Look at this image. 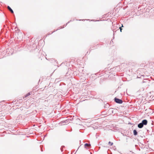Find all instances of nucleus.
Returning a JSON list of instances; mask_svg holds the SVG:
<instances>
[{
    "label": "nucleus",
    "instance_id": "obj_11",
    "mask_svg": "<svg viewBox=\"0 0 154 154\" xmlns=\"http://www.w3.org/2000/svg\"><path fill=\"white\" fill-rule=\"evenodd\" d=\"M31 95V93L30 92H29L27 94H26L25 96H24V97H23V98H25L27 97L28 96H30Z\"/></svg>",
    "mask_w": 154,
    "mask_h": 154
},
{
    "label": "nucleus",
    "instance_id": "obj_19",
    "mask_svg": "<svg viewBox=\"0 0 154 154\" xmlns=\"http://www.w3.org/2000/svg\"><path fill=\"white\" fill-rule=\"evenodd\" d=\"M79 20V21H81V20Z\"/></svg>",
    "mask_w": 154,
    "mask_h": 154
},
{
    "label": "nucleus",
    "instance_id": "obj_22",
    "mask_svg": "<svg viewBox=\"0 0 154 154\" xmlns=\"http://www.w3.org/2000/svg\"><path fill=\"white\" fill-rule=\"evenodd\" d=\"M113 110H112V113H113Z\"/></svg>",
    "mask_w": 154,
    "mask_h": 154
},
{
    "label": "nucleus",
    "instance_id": "obj_6",
    "mask_svg": "<svg viewBox=\"0 0 154 154\" xmlns=\"http://www.w3.org/2000/svg\"><path fill=\"white\" fill-rule=\"evenodd\" d=\"M141 122L143 123V125H147L148 122L147 120L143 119L142 121Z\"/></svg>",
    "mask_w": 154,
    "mask_h": 154
},
{
    "label": "nucleus",
    "instance_id": "obj_7",
    "mask_svg": "<svg viewBox=\"0 0 154 154\" xmlns=\"http://www.w3.org/2000/svg\"><path fill=\"white\" fill-rule=\"evenodd\" d=\"M143 123L141 122L137 126L139 128H141L143 127Z\"/></svg>",
    "mask_w": 154,
    "mask_h": 154
},
{
    "label": "nucleus",
    "instance_id": "obj_9",
    "mask_svg": "<svg viewBox=\"0 0 154 154\" xmlns=\"http://www.w3.org/2000/svg\"><path fill=\"white\" fill-rule=\"evenodd\" d=\"M7 8L8 10L12 13H14V11L12 9L10 8V7L9 6H8Z\"/></svg>",
    "mask_w": 154,
    "mask_h": 154
},
{
    "label": "nucleus",
    "instance_id": "obj_17",
    "mask_svg": "<svg viewBox=\"0 0 154 154\" xmlns=\"http://www.w3.org/2000/svg\"><path fill=\"white\" fill-rule=\"evenodd\" d=\"M123 135L124 136H128V134H123Z\"/></svg>",
    "mask_w": 154,
    "mask_h": 154
},
{
    "label": "nucleus",
    "instance_id": "obj_21",
    "mask_svg": "<svg viewBox=\"0 0 154 154\" xmlns=\"http://www.w3.org/2000/svg\"><path fill=\"white\" fill-rule=\"evenodd\" d=\"M90 153L91 154H92V153H91V152H90Z\"/></svg>",
    "mask_w": 154,
    "mask_h": 154
},
{
    "label": "nucleus",
    "instance_id": "obj_12",
    "mask_svg": "<svg viewBox=\"0 0 154 154\" xmlns=\"http://www.w3.org/2000/svg\"><path fill=\"white\" fill-rule=\"evenodd\" d=\"M144 76L145 75H141L140 76V75H138L137 76V78H142V77H143V78H144Z\"/></svg>",
    "mask_w": 154,
    "mask_h": 154
},
{
    "label": "nucleus",
    "instance_id": "obj_5",
    "mask_svg": "<svg viewBox=\"0 0 154 154\" xmlns=\"http://www.w3.org/2000/svg\"><path fill=\"white\" fill-rule=\"evenodd\" d=\"M85 147L87 149H89L91 148V145L90 143H86L84 145Z\"/></svg>",
    "mask_w": 154,
    "mask_h": 154
},
{
    "label": "nucleus",
    "instance_id": "obj_23",
    "mask_svg": "<svg viewBox=\"0 0 154 154\" xmlns=\"http://www.w3.org/2000/svg\"><path fill=\"white\" fill-rule=\"evenodd\" d=\"M1 102H0V105H1Z\"/></svg>",
    "mask_w": 154,
    "mask_h": 154
},
{
    "label": "nucleus",
    "instance_id": "obj_3",
    "mask_svg": "<svg viewBox=\"0 0 154 154\" xmlns=\"http://www.w3.org/2000/svg\"><path fill=\"white\" fill-rule=\"evenodd\" d=\"M71 21H72V20H70V21H69V22H68L66 23V24H65V25H64V26H63V27H59L58 29H57L56 30L54 31V32H52L51 33H48V35H51V34L53 33V32H55V31H57V30H58V29H63V28L64 27V26H67V24L68 23H70V22Z\"/></svg>",
    "mask_w": 154,
    "mask_h": 154
},
{
    "label": "nucleus",
    "instance_id": "obj_24",
    "mask_svg": "<svg viewBox=\"0 0 154 154\" xmlns=\"http://www.w3.org/2000/svg\"><path fill=\"white\" fill-rule=\"evenodd\" d=\"M153 80H154V79H153Z\"/></svg>",
    "mask_w": 154,
    "mask_h": 154
},
{
    "label": "nucleus",
    "instance_id": "obj_16",
    "mask_svg": "<svg viewBox=\"0 0 154 154\" xmlns=\"http://www.w3.org/2000/svg\"><path fill=\"white\" fill-rule=\"evenodd\" d=\"M119 29H120V31L121 32H122V27L119 26L118 29H117V30H118Z\"/></svg>",
    "mask_w": 154,
    "mask_h": 154
},
{
    "label": "nucleus",
    "instance_id": "obj_2",
    "mask_svg": "<svg viewBox=\"0 0 154 154\" xmlns=\"http://www.w3.org/2000/svg\"><path fill=\"white\" fill-rule=\"evenodd\" d=\"M114 101L115 102L118 104H122L123 103V101L121 99H119L116 97L115 98Z\"/></svg>",
    "mask_w": 154,
    "mask_h": 154
},
{
    "label": "nucleus",
    "instance_id": "obj_18",
    "mask_svg": "<svg viewBox=\"0 0 154 154\" xmlns=\"http://www.w3.org/2000/svg\"><path fill=\"white\" fill-rule=\"evenodd\" d=\"M121 27H123V24H122V26Z\"/></svg>",
    "mask_w": 154,
    "mask_h": 154
},
{
    "label": "nucleus",
    "instance_id": "obj_13",
    "mask_svg": "<svg viewBox=\"0 0 154 154\" xmlns=\"http://www.w3.org/2000/svg\"><path fill=\"white\" fill-rule=\"evenodd\" d=\"M64 147V146H61L60 149V150H61V152H62L63 151V149Z\"/></svg>",
    "mask_w": 154,
    "mask_h": 154
},
{
    "label": "nucleus",
    "instance_id": "obj_10",
    "mask_svg": "<svg viewBox=\"0 0 154 154\" xmlns=\"http://www.w3.org/2000/svg\"><path fill=\"white\" fill-rule=\"evenodd\" d=\"M133 134H134V135L135 136H136V135H137V134H138V132L136 130L134 129V130Z\"/></svg>",
    "mask_w": 154,
    "mask_h": 154
},
{
    "label": "nucleus",
    "instance_id": "obj_1",
    "mask_svg": "<svg viewBox=\"0 0 154 154\" xmlns=\"http://www.w3.org/2000/svg\"><path fill=\"white\" fill-rule=\"evenodd\" d=\"M119 27V25L117 24H115L114 25H113V26L112 27V29L113 32L114 34L115 32V30L118 29Z\"/></svg>",
    "mask_w": 154,
    "mask_h": 154
},
{
    "label": "nucleus",
    "instance_id": "obj_4",
    "mask_svg": "<svg viewBox=\"0 0 154 154\" xmlns=\"http://www.w3.org/2000/svg\"><path fill=\"white\" fill-rule=\"evenodd\" d=\"M112 69L113 70H115L116 72L119 71L120 70V67L119 66H118L114 67Z\"/></svg>",
    "mask_w": 154,
    "mask_h": 154
},
{
    "label": "nucleus",
    "instance_id": "obj_15",
    "mask_svg": "<svg viewBox=\"0 0 154 154\" xmlns=\"http://www.w3.org/2000/svg\"><path fill=\"white\" fill-rule=\"evenodd\" d=\"M42 146H43L42 145H41L40 146V147L41 149V151L42 152L43 151V149H42Z\"/></svg>",
    "mask_w": 154,
    "mask_h": 154
},
{
    "label": "nucleus",
    "instance_id": "obj_14",
    "mask_svg": "<svg viewBox=\"0 0 154 154\" xmlns=\"http://www.w3.org/2000/svg\"><path fill=\"white\" fill-rule=\"evenodd\" d=\"M108 144H109V145L110 146H112L113 145V143H112L110 141H109L108 143Z\"/></svg>",
    "mask_w": 154,
    "mask_h": 154
},
{
    "label": "nucleus",
    "instance_id": "obj_20",
    "mask_svg": "<svg viewBox=\"0 0 154 154\" xmlns=\"http://www.w3.org/2000/svg\"><path fill=\"white\" fill-rule=\"evenodd\" d=\"M1 108L0 107V109ZM1 110L2 109H0V111H1Z\"/></svg>",
    "mask_w": 154,
    "mask_h": 154
},
{
    "label": "nucleus",
    "instance_id": "obj_8",
    "mask_svg": "<svg viewBox=\"0 0 154 154\" xmlns=\"http://www.w3.org/2000/svg\"><path fill=\"white\" fill-rule=\"evenodd\" d=\"M68 121H69L68 120H65L62 121H61L60 122V123L61 124H63V123H67L68 122Z\"/></svg>",
    "mask_w": 154,
    "mask_h": 154
}]
</instances>
